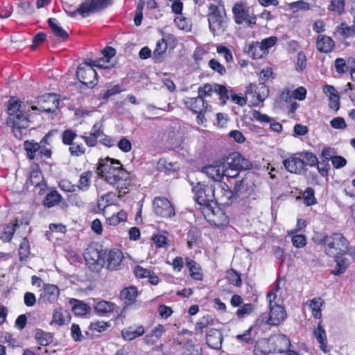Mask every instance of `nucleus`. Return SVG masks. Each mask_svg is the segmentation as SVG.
I'll return each instance as SVG.
<instances>
[{
    "label": "nucleus",
    "mask_w": 355,
    "mask_h": 355,
    "mask_svg": "<svg viewBox=\"0 0 355 355\" xmlns=\"http://www.w3.org/2000/svg\"><path fill=\"white\" fill-rule=\"evenodd\" d=\"M97 169L99 175L118 189H127L131 184L130 174L118 160L110 157L101 159Z\"/></svg>",
    "instance_id": "nucleus-1"
},
{
    "label": "nucleus",
    "mask_w": 355,
    "mask_h": 355,
    "mask_svg": "<svg viewBox=\"0 0 355 355\" xmlns=\"http://www.w3.org/2000/svg\"><path fill=\"white\" fill-rule=\"evenodd\" d=\"M7 112L8 114L7 124L12 128L15 134L16 130L19 131L20 129L28 128V114L20 100L11 97L7 102Z\"/></svg>",
    "instance_id": "nucleus-2"
},
{
    "label": "nucleus",
    "mask_w": 355,
    "mask_h": 355,
    "mask_svg": "<svg viewBox=\"0 0 355 355\" xmlns=\"http://www.w3.org/2000/svg\"><path fill=\"white\" fill-rule=\"evenodd\" d=\"M279 289L277 283L275 288L271 289L267 294V300L270 313L268 315H262L259 321L261 324L269 325H279L286 318V312L283 306L278 304L275 300L277 298V292Z\"/></svg>",
    "instance_id": "nucleus-3"
},
{
    "label": "nucleus",
    "mask_w": 355,
    "mask_h": 355,
    "mask_svg": "<svg viewBox=\"0 0 355 355\" xmlns=\"http://www.w3.org/2000/svg\"><path fill=\"white\" fill-rule=\"evenodd\" d=\"M193 192L195 201L200 205V209L205 217L214 215V189L212 184H204L198 182L193 187Z\"/></svg>",
    "instance_id": "nucleus-4"
},
{
    "label": "nucleus",
    "mask_w": 355,
    "mask_h": 355,
    "mask_svg": "<svg viewBox=\"0 0 355 355\" xmlns=\"http://www.w3.org/2000/svg\"><path fill=\"white\" fill-rule=\"evenodd\" d=\"M320 243L324 245V251L329 256L343 255L349 250V242L343 234L338 233L323 236Z\"/></svg>",
    "instance_id": "nucleus-5"
},
{
    "label": "nucleus",
    "mask_w": 355,
    "mask_h": 355,
    "mask_svg": "<svg viewBox=\"0 0 355 355\" xmlns=\"http://www.w3.org/2000/svg\"><path fill=\"white\" fill-rule=\"evenodd\" d=\"M208 20L210 31L214 35H220L225 31V17L214 3L209 6Z\"/></svg>",
    "instance_id": "nucleus-6"
},
{
    "label": "nucleus",
    "mask_w": 355,
    "mask_h": 355,
    "mask_svg": "<svg viewBox=\"0 0 355 355\" xmlns=\"http://www.w3.org/2000/svg\"><path fill=\"white\" fill-rule=\"evenodd\" d=\"M111 3V0H85L82 4L70 15L73 17L78 13L85 17L90 13L98 11L106 8Z\"/></svg>",
    "instance_id": "nucleus-7"
},
{
    "label": "nucleus",
    "mask_w": 355,
    "mask_h": 355,
    "mask_svg": "<svg viewBox=\"0 0 355 355\" xmlns=\"http://www.w3.org/2000/svg\"><path fill=\"white\" fill-rule=\"evenodd\" d=\"M214 189V205H230L233 202L234 193L229 186L224 182H214L212 184Z\"/></svg>",
    "instance_id": "nucleus-8"
},
{
    "label": "nucleus",
    "mask_w": 355,
    "mask_h": 355,
    "mask_svg": "<svg viewBox=\"0 0 355 355\" xmlns=\"http://www.w3.org/2000/svg\"><path fill=\"white\" fill-rule=\"evenodd\" d=\"M37 104L38 107L32 106L31 109L53 113L58 108L59 98L55 94H46L37 98Z\"/></svg>",
    "instance_id": "nucleus-9"
},
{
    "label": "nucleus",
    "mask_w": 355,
    "mask_h": 355,
    "mask_svg": "<svg viewBox=\"0 0 355 355\" xmlns=\"http://www.w3.org/2000/svg\"><path fill=\"white\" fill-rule=\"evenodd\" d=\"M283 164L287 171L302 175L306 171L304 161L302 159L301 153H294L284 159Z\"/></svg>",
    "instance_id": "nucleus-10"
},
{
    "label": "nucleus",
    "mask_w": 355,
    "mask_h": 355,
    "mask_svg": "<svg viewBox=\"0 0 355 355\" xmlns=\"http://www.w3.org/2000/svg\"><path fill=\"white\" fill-rule=\"evenodd\" d=\"M76 76L81 83L87 86L93 87L96 83V71L89 63L85 62L84 66H79L76 71Z\"/></svg>",
    "instance_id": "nucleus-11"
},
{
    "label": "nucleus",
    "mask_w": 355,
    "mask_h": 355,
    "mask_svg": "<svg viewBox=\"0 0 355 355\" xmlns=\"http://www.w3.org/2000/svg\"><path fill=\"white\" fill-rule=\"evenodd\" d=\"M153 208L156 215L164 218H170L175 214L173 206L164 197H157L154 199Z\"/></svg>",
    "instance_id": "nucleus-12"
},
{
    "label": "nucleus",
    "mask_w": 355,
    "mask_h": 355,
    "mask_svg": "<svg viewBox=\"0 0 355 355\" xmlns=\"http://www.w3.org/2000/svg\"><path fill=\"white\" fill-rule=\"evenodd\" d=\"M85 260L87 266L96 272L102 269L105 263L101 252L93 248L87 249L85 252Z\"/></svg>",
    "instance_id": "nucleus-13"
},
{
    "label": "nucleus",
    "mask_w": 355,
    "mask_h": 355,
    "mask_svg": "<svg viewBox=\"0 0 355 355\" xmlns=\"http://www.w3.org/2000/svg\"><path fill=\"white\" fill-rule=\"evenodd\" d=\"M225 167L247 170L250 168L251 164L239 153L234 152L228 155L223 161Z\"/></svg>",
    "instance_id": "nucleus-14"
},
{
    "label": "nucleus",
    "mask_w": 355,
    "mask_h": 355,
    "mask_svg": "<svg viewBox=\"0 0 355 355\" xmlns=\"http://www.w3.org/2000/svg\"><path fill=\"white\" fill-rule=\"evenodd\" d=\"M235 22L238 24L245 23L248 25L255 24V19L249 15L246 4L243 2L236 3L232 8Z\"/></svg>",
    "instance_id": "nucleus-15"
},
{
    "label": "nucleus",
    "mask_w": 355,
    "mask_h": 355,
    "mask_svg": "<svg viewBox=\"0 0 355 355\" xmlns=\"http://www.w3.org/2000/svg\"><path fill=\"white\" fill-rule=\"evenodd\" d=\"M59 296L60 290L57 286L46 284L40 294V301L46 304H53L58 300Z\"/></svg>",
    "instance_id": "nucleus-16"
},
{
    "label": "nucleus",
    "mask_w": 355,
    "mask_h": 355,
    "mask_svg": "<svg viewBox=\"0 0 355 355\" xmlns=\"http://www.w3.org/2000/svg\"><path fill=\"white\" fill-rule=\"evenodd\" d=\"M224 166L222 160L216 162L213 164L207 165L203 167L202 171L208 177L213 179L216 182H220L224 177Z\"/></svg>",
    "instance_id": "nucleus-17"
},
{
    "label": "nucleus",
    "mask_w": 355,
    "mask_h": 355,
    "mask_svg": "<svg viewBox=\"0 0 355 355\" xmlns=\"http://www.w3.org/2000/svg\"><path fill=\"white\" fill-rule=\"evenodd\" d=\"M270 338L274 352L284 353L291 347L290 339L284 334L274 335Z\"/></svg>",
    "instance_id": "nucleus-18"
},
{
    "label": "nucleus",
    "mask_w": 355,
    "mask_h": 355,
    "mask_svg": "<svg viewBox=\"0 0 355 355\" xmlns=\"http://www.w3.org/2000/svg\"><path fill=\"white\" fill-rule=\"evenodd\" d=\"M187 107L193 112H204L207 109V104L199 96L197 97H187L184 100Z\"/></svg>",
    "instance_id": "nucleus-19"
},
{
    "label": "nucleus",
    "mask_w": 355,
    "mask_h": 355,
    "mask_svg": "<svg viewBox=\"0 0 355 355\" xmlns=\"http://www.w3.org/2000/svg\"><path fill=\"white\" fill-rule=\"evenodd\" d=\"M206 341L209 347L218 349L222 345V334L218 330L211 329L207 334Z\"/></svg>",
    "instance_id": "nucleus-20"
},
{
    "label": "nucleus",
    "mask_w": 355,
    "mask_h": 355,
    "mask_svg": "<svg viewBox=\"0 0 355 355\" xmlns=\"http://www.w3.org/2000/svg\"><path fill=\"white\" fill-rule=\"evenodd\" d=\"M106 259L107 268L109 270H114L120 266L123 259V254L119 250H112L107 254Z\"/></svg>",
    "instance_id": "nucleus-21"
},
{
    "label": "nucleus",
    "mask_w": 355,
    "mask_h": 355,
    "mask_svg": "<svg viewBox=\"0 0 355 355\" xmlns=\"http://www.w3.org/2000/svg\"><path fill=\"white\" fill-rule=\"evenodd\" d=\"M145 333L144 327L142 325L139 326H130L125 328L121 331V335L125 340H132L136 338L140 337Z\"/></svg>",
    "instance_id": "nucleus-22"
},
{
    "label": "nucleus",
    "mask_w": 355,
    "mask_h": 355,
    "mask_svg": "<svg viewBox=\"0 0 355 355\" xmlns=\"http://www.w3.org/2000/svg\"><path fill=\"white\" fill-rule=\"evenodd\" d=\"M316 48L322 53L331 52L334 48V42L329 36L320 35L317 38Z\"/></svg>",
    "instance_id": "nucleus-23"
},
{
    "label": "nucleus",
    "mask_w": 355,
    "mask_h": 355,
    "mask_svg": "<svg viewBox=\"0 0 355 355\" xmlns=\"http://www.w3.org/2000/svg\"><path fill=\"white\" fill-rule=\"evenodd\" d=\"M274 352V348L270 341V338L261 339L254 346V355H268Z\"/></svg>",
    "instance_id": "nucleus-24"
},
{
    "label": "nucleus",
    "mask_w": 355,
    "mask_h": 355,
    "mask_svg": "<svg viewBox=\"0 0 355 355\" xmlns=\"http://www.w3.org/2000/svg\"><path fill=\"white\" fill-rule=\"evenodd\" d=\"M137 295V288L133 286L124 288L120 292V298L126 305L133 304L135 302Z\"/></svg>",
    "instance_id": "nucleus-25"
},
{
    "label": "nucleus",
    "mask_w": 355,
    "mask_h": 355,
    "mask_svg": "<svg viewBox=\"0 0 355 355\" xmlns=\"http://www.w3.org/2000/svg\"><path fill=\"white\" fill-rule=\"evenodd\" d=\"M166 329L164 326L158 324L144 338V342L147 345H154L162 338Z\"/></svg>",
    "instance_id": "nucleus-26"
},
{
    "label": "nucleus",
    "mask_w": 355,
    "mask_h": 355,
    "mask_svg": "<svg viewBox=\"0 0 355 355\" xmlns=\"http://www.w3.org/2000/svg\"><path fill=\"white\" fill-rule=\"evenodd\" d=\"M313 334L318 343L320 344V349L324 353L328 352L326 331L322 327L320 322H319L318 326L314 329Z\"/></svg>",
    "instance_id": "nucleus-27"
},
{
    "label": "nucleus",
    "mask_w": 355,
    "mask_h": 355,
    "mask_svg": "<svg viewBox=\"0 0 355 355\" xmlns=\"http://www.w3.org/2000/svg\"><path fill=\"white\" fill-rule=\"evenodd\" d=\"M49 26L55 36L65 41L69 38L67 32L60 26L58 21L55 18H49L48 20Z\"/></svg>",
    "instance_id": "nucleus-28"
},
{
    "label": "nucleus",
    "mask_w": 355,
    "mask_h": 355,
    "mask_svg": "<svg viewBox=\"0 0 355 355\" xmlns=\"http://www.w3.org/2000/svg\"><path fill=\"white\" fill-rule=\"evenodd\" d=\"M53 135V132H49L41 139L38 144L41 146L40 155L46 158H51V137Z\"/></svg>",
    "instance_id": "nucleus-29"
},
{
    "label": "nucleus",
    "mask_w": 355,
    "mask_h": 355,
    "mask_svg": "<svg viewBox=\"0 0 355 355\" xmlns=\"http://www.w3.org/2000/svg\"><path fill=\"white\" fill-rule=\"evenodd\" d=\"M245 51L254 59H259L266 55L259 42L247 45Z\"/></svg>",
    "instance_id": "nucleus-30"
},
{
    "label": "nucleus",
    "mask_w": 355,
    "mask_h": 355,
    "mask_svg": "<svg viewBox=\"0 0 355 355\" xmlns=\"http://www.w3.org/2000/svg\"><path fill=\"white\" fill-rule=\"evenodd\" d=\"M24 148L26 152L27 157L29 159H33L36 157V154L40 155L41 146L38 142L34 140H26L24 143Z\"/></svg>",
    "instance_id": "nucleus-31"
},
{
    "label": "nucleus",
    "mask_w": 355,
    "mask_h": 355,
    "mask_svg": "<svg viewBox=\"0 0 355 355\" xmlns=\"http://www.w3.org/2000/svg\"><path fill=\"white\" fill-rule=\"evenodd\" d=\"M62 199L61 195L57 191H53L46 194L44 200V205L52 207L58 204Z\"/></svg>",
    "instance_id": "nucleus-32"
},
{
    "label": "nucleus",
    "mask_w": 355,
    "mask_h": 355,
    "mask_svg": "<svg viewBox=\"0 0 355 355\" xmlns=\"http://www.w3.org/2000/svg\"><path fill=\"white\" fill-rule=\"evenodd\" d=\"M114 306L115 305L113 303L102 300L96 304L94 309L99 315H104L112 312Z\"/></svg>",
    "instance_id": "nucleus-33"
},
{
    "label": "nucleus",
    "mask_w": 355,
    "mask_h": 355,
    "mask_svg": "<svg viewBox=\"0 0 355 355\" xmlns=\"http://www.w3.org/2000/svg\"><path fill=\"white\" fill-rule=\"evenodd\" d=\"M35 337L37 343L42 346H47L53 341L51 334L44 331L41 329L37 330Z\"/></svg>",
    "instance_id": "nucleus-34"
},
{
    "label": "nucleus",
    "mask_w": 355,
    "mask_h": 355,
    "mask_svg": "<svg viewBox=\"0 0 355 355\" xmlns=\"http://www.w3.org/2000/svg\"><path fill=\"white\" fill-rule=\"evenodd\" d=\"M306 89L304 87H299L295 90L292 92V94H290L289 91L288 90L286 96L285 94H282V98L285 99L286 101L288 100V98L293 97L295 99L299 100V101H303L306 98Z\"/></svg>",
    "instance_id": "nucleus-35"
},
{
    "label": "nucleus",
    "mask_w": 355,
    "mask_h": 355,
    "mask_svg": "<svg viewBox=\"0 0 355 355\" xmlns=\"http://www.w3.org/2000/svg\"><path fill=\"white\" fill-rule=\"evenodd\" d=\"M213 324V320L209 315H205L201 318L196 324L195 331L196 334H202L205 329H207L209 326Z\"/></svg>",
    "instance_id": "nucleus-36"
},
{
    "label": "nucleus",
    "mask_w": 355,
    "mask_h": 355,
    "mask_svg": "<svg viewBox=\"0 0 355 355\" xmlns=\"http://www.w3.org/2000/svg\"><path fill=\"white\" fill-rule=\"evenodd\" d=\"M322 304L323 301L321 298H313L309 303V309L315 318H320L322 316L321 306Z\"/></svg>",
    "instance_id": "nucleus-37"
},
{
    "label": "nucleus",
    "mask_w": 355,
    "mask_h": 355,
    "mask_svg": "<svg viewBox=\"0 0 355 355\" xmlns=\"http://www.w3.org/2000/svg\"><path fill=\"white\" fill-rule=\"evenodd\" d=\"M335 257V261L336 262V266L331 273L334 275H340L345 272L347 266L348 262L346 259L342 258L339 255L334 256Z\"/></svg>",
    "instance_id": "nucleus-38"
},
{
    "label": "nucleus",
    "mask_w": 355,
    "mask_h": 355,
    "mask_svg": "<svg viewBox=\"0 0 355 355\" xmlns=\"http://www.w3.org/2000/svg\"><path fill=\"white\" fill-rule=\"evenodd\" d=\"M71 304H73L72 311L77 315H85L88 311V306L78 300H71Z\"/></svg>",
    "instance_id": "nucleus-39"
},
{
    "label": "nucleus",
    "mask_w": 355,
    "mask_h": 355,
    "mask_svg": "<svg viewBox=\"0 0 355 355\" xmlns=\"http://www.w3.org/2000/svg\"><path fill=\"white\" fill-rule=\"evenodd\" d=\"M44 181V178L42 177L41 171L37 168L33 169L28 178V180L26 184H30L35 187H38L41 184V183Z\"/></svg>",
    "instance_id": "nucleus-40"
},
{
    "label": "nucleus",
    "mask_w": 355,
    "mask_h": 355,
    "mask_svg": "<svg viewBox=\"0 0 355 355\" xmlns=\"http://www.w3.org/2000/svg\"><path fill=\"white\" fill-rule=\"evenodd\" d=\"M168 233L165 231L159 232L153 236L152 240L157 248H166L168 246Z\"/></svg>",
    "instance_id": "nucleus-41"
},
{
    "label": "nucleus",
    "mask_w": 355,
    "mask_h": 355,
    "mask_svg": "<svg viewBox=\"0 0 355 355\" xmlns=\"http://www.w3.org/2000/svg\"><path fill=\"white\" fill-rule=\"evenodd\" d=\"M344 0H331L330 4L328 6V10L340 15L344 12Z\"/></svg>",
    "instance_id": "nucleus-42"
},
{
    "label": "nucleus",
    "mask_w": 355,
    "mask_h": 355,
    "mask_svg": "<svg viewBox=\"0 0 355 355\" xmlns=\"http://www.w3.org/2000/svg\"><path fill=\"white\" fill-rule=\"evenodd\" d=\"M337 32L344 37H353L355 35V24L349 26L345 23H342L337 27Z\"/></svg>",
    "instance_id": "nucleus-43"
},
{
    "label": "nucleus",
    "mask_w": 355,
    "mask_h": 355,
    "mask_svg": "<svg viewBox=\"0 0 355 355\" xmlns=\"http://www.w3.org/2000/svg\"><path fill=\"white\" fill-rule=\"evenodd\" d=\"M92 177V173L91 171H86L81 174L79 181L78 187L80 190H87L91 182V178Z\"/></svg>",
    "instance_id": "nucleus-44"
},
{
    "label": "nucleus",
    "mask_w": 355,
    "mask_h": 355,
    "mask_svg": "<svg viewBox=\"0 0 355 355\" xmlns=\"http://www.w3.org/2000/svg\"><path fill=\"white\" fill-rule=\"evenodd\" d=\"M303 199L304 204L306 206H311L316 204L317 200L315 197V192L313 189L308 187L303 193Z\"/></svg>",
    "instance_id": "nucleus-45"
},
{
    "label": "nucleus",
    "mask_w": 355,
    "mask_h": 355,
    "mask_svg": "<svg viewBox=\"0 0 355 355\" xmlns=\"http://www.w3.org/2000/svg\"><path fill=\"white\" fill-rule=\"evenodd\" d=\"M18 13L21 15H31L34 12V6L30 1H23L18 4Z\"/></svg>",
    "instance_id": "nucleus-46"
},
{
    "label": "nucleus",
    "mask_w": 355,
    "mask_h": 355,
    "mask_svg": "<svg viewBox=\"0 0 355 355\" xmlns=\"http://www.w3.org/2000/svg\"><path fill=\"white\" fill-rule=\"evenodd\" d=\"M167 43L164 39L158 40L156 43L155 49L153 51V56L155 59L164 53L167 49Z\"/></svg>",
    "instance_id": "nucleus-47"
},
{
    "label": "nucleus",
    "mask_w": 355,
    "mask_h": 355,
    "mask_svg": "<svg viewBox=\"0 0 355 355\" xmlns=\"http://www.w3.org/2000/svg\"><path fill=\"white\" fill-rule=\"evenodd\" d=\"M77 137L76 132L71 129H67L62 133V141L65 145H70L73 143L74 139Z\"/></svg>",
    "instance_id": "nucleus-48"
},
{
    "label": "nucleus",
    "mask_w": 355,
    "mask_h": 355,
    "mask_svg": "<svg viewBox=\"0 0 355 355\" xmlns=\"http://www.w3.org/2000/svg\"><path fill=\"white\" fill-rule=\"evenodd\" d=\"M300 153L302 160L304 161L305 166H314L318 164V157L313 153L311 152H303Z\"/></svg>",
    "instance_id": "nucleus-49"
},
{
    "label": "nucleus",
    "mask_w": 355,
    "mask_h": 355,
    "mask_svg": "<svg viewBox=\"0 0 355 355\" xmlns=\"http://www.w3.org/2000/svg\"><path fill=\"white\" fill-rule=\"evenodd\" d=\"M226 279L234 286H239L241 284L240 275L234 270H230L227 272Z\"/></svg>",
    "instance_id": "nucleus-50"
},
{
    "label": "nucleus",
    "mask_w": 355,
    "mask_h": 355,
    "mask_svg": "<svg viewBox=\"0 0 355 355\" xmlns=\"http://www.w3.org/2000/svg\"><path fill=\"white\" fill-rule=\"evenodd\" d=\"M216 51L218 54L223 55L227 62H231L233 61V56L231 50L223 45H218L216 47Z\"/></svg>",
    "instance_id": "nucleus-51"
},
{
    "label": "nucleus",
    "mask_w": 355,
    "mask_h": 355,
    "mask_svg": "<svg viewBox=\"0 0 355 355\" xmlns=\"http://www.w3.org/2000/svg\"><path fill=\"white\" fill-rule=\"evenodd\" d=\"M214 92L220 96V99L221 100L223 104H225L229 99L227 89L225 86L222 85L215 84Z\"/></svg>",
    "instance_id": "nucleus-52"
},
{
    "label": "nucleus",
    "mask_w": 355,
    "mask_h": 355,
    "mask_svg": "<svg viewBox=\"0 0 355 355\" xmlns=\"http://www.w3.org/2000/svg\"><path fill=\"white\" fill-rule=\"evenodd\" d=\"M30 253V245L29 242L26 238H24L21 243L19 245V254L20 259L22 260L28 257Z\"/></svg>",
    "instance_id": "nucleus-53"
},
{
    "label": "nucleus",
    "mask_w": 355,
    "mask_h": 355,
    "mask_svg": "<svg viewBox=\"0 0 355 355\" xmlns=\"http://www.w3.org/2000/svg\"><path fill=\"white\" fill-rule=\"evenodd\" d=\"M69 150L72 156H80L85 153V148L82 144L73 142L69 145Z\"/></svg>",
    "instance_id": "nucleus-54"
},
{
    "label": "nucleus",
    "mask_w": 355,
    "mask_h": 355,
    "mask_svg": "<svg viewBox=\"0 0 355 355\" xmlns=\"http://www.w3.org/2000/svg\"><path fill=\"white\" fill-rule=\"evenodd\" d=\"M255 92L257 95V99L259 101H263L268 96L269 90L264 83H259L256 88Z\"/></svg>",
    "instance_id": "nucleus-55"
},
{
    "label": "nucleus",
    "mask_w": 355,
    "mask_h": 355,
    "mask_svg": "<svg viewBox=\"0 0 355 355\" xmlns=\"http://www.w3.org/2000/svg\"><path fill=\"white\" fill-rule=\"evenodd\" d=\"M15 226H19L18 223H15V224H9L6 228H5V230L3 231L1 238V239L3 241H10L12 238V236L14 234V232H15Z\"/></svg>",
    "instance_id": "nucleus-56"
},
{
    "label": "nucleus",
    "mask_w": 355,
    "mask_h": 355,
    "mask_svg": "<svg viewBox=\"0 0 355 355\" xmlns=\"http://www.w3.org/2000/svg\"><path fill=\"white\" fill-rule=\"evenodd\" d=\"M306 67V58L305 54L300 51L297 53L295 69L298 72H302Z\"/></svg>",
    "instance_id": "nucleus-57"
},
{
    "label": "nucleus",
    "mask_w": 355,
    "mask_h": 355,
    "mask_svg": "<svg viewBox=\"0 0 355 355\" xmlns=\"http://www.w3.org/2000/svg\"><path fill=\"white\" fill-rule=\"evenodd\" d=\"M214 92V85L212 86L209 84H205L204 86L200 87L198 90V96L203 99L206 96H211Z\"/></svg>",
    "instance_id": "nucleus-58"
},
{
    "label": "nucleus",
    "mask_w": 355,
    "mask_h": 355,
    "mask_svg": "<svg viewBox=\"0 0 355 355\" xmlns=\"http://www.w3.org/2000/svg\"><path fill=\"white\" fill-rule=\"evenodd\" d=\"M277 42V38L274 36H271L269 37H267L266 39H263L260 43L261 47L263 48L264 52L266 54L268 53V49L272 47L276 44Z\"/></svg>",
    "instance_id": "nucleus-59"
},
{
    "label": "nucleus",
    "mask_w": 355,
    "mask_h": 355,
    "mask_svg": "<svg viewBox=\"0 0 355 355\" xmlns=\"http://www.w3.org/2000/svg\"><path fill=\"white\" fill-rule=\"evenodd\" d=\"M64 318L61 309H56L53 311L51 324H56L62 326L64 324Z\"/></svg>",
    "instance_id": "nucleus-60"
},
{
    "label": "nucleus",
    "mask_w": 355,
    "mask_h": 355,
    "mask_svg": "<svg viewBox=\"0 0 355 355\" xmlns=\"http://www.w3.org/2000/svg\"><path fill=\"white\" fill-rule=\"evenodd\" d=\"M209 67L214 71L218 73L220 75H224L226 73V69L218 61L215 59H211L209 62Z\"/></svg>",
    "instance_id": "nucleus-61"
},
{
    "label": "nucleus",
    "mask_w": 355,
    "mask_h": 355,
    "mask_svg": "<svg viewBox=\"0 0 355 355\" xmlns=\"http://www.w3.org/2000/svg\"><path fill=\"white\" fill-rule=\"evenodd\" d=\"M291 242L296 248H303L306 244V239L304 235L296 234L293 236Z\"/></svg>",
    "instance_id": "nucleus-62"
},
{
    "label": "nucleus",
    "mask_w": 355,
    "mask_h": 355,
    "mask_svg": "<svg viewBox=\"0 0 355 355\" xmlns=\"http://www.w3.org/2000/svg\"><path fill=\"white\" fill-rule=\"evenodd\" d=\"M254 310V305L252 304H245L242 305L237 311H236V315L240 317L243 318L245 315H248L251 313Z\"/></svg>",
    "instance_id": "nucleus-63"
},
{
    "label": "nucleus",
    "mask_w": 355,
    "mask_h": 355,
    "mask_svg": "<svg viewBox=\"0 0 355 355\" xmlns=\"http://www.w3.org/2000/svg\"><path fill=\"white\" fill-rule=\"evenodd\" d=\"M12 13V6L10 3H3L0 6V18L9 17Z\"/></svg>",
    "instance_id": "nucleus-64"
}]
</instances>
